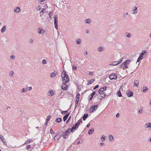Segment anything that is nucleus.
I'll return each instance as SVG.
<instances>
[{
  "label": "nucleus",
  "mask_w": 151,
  "mask_h": 151,
  "mask_svg": "<svg viewBox=\"0 0 151 151\" xmlns=\"http://www.w3.org/2000/svg\"><path fill=\"white\" fill-rule=\"evenodd\" d=\"M63 73H64V76L63 77L62 75H61V77L63 81H65V83H67L69 81V78L68 75V74L66 73V72L65 70H63L62 72Z\"/></svg>",
  "instance_id": "f257e3e1"
},
{
  "label": "nucleus",
  "mask_w": 151,
  "mask_h": 151,
  "mask_svg": "<svg viewBox=\"0 0 151 151\" xmlns=\"http://www.w3.org/2000/svg\"><path fill=\"white\" fill-rule=\"evenodd\" d=\"M80 123L79 122H77L73 125L71 129H70L71 132H74L76 129H77L79 126Z\"/></svg>",
  "instance_id": "f03ea898"
},
{
  "label": "nucleus",
  "mask_w": 151,
  "mask_h": 151,
  "mask_svg": "<svg viewBox=\"0 0 151 151\" xmlns=\"http://www.w3.org/2000/svg\"><path fill=\"white\" fill-rule=\"evenodd\" d=\"M70 133V128H69L66 130L63 134H63L62 135L64 139L66 138H67V136H68Z\"/></svg>",
  "instance_id": "7ed1b4c3"
},
{
  "label": "nucleus",
  "mask_w": 151,
  "mask_h": 151,
  "mask_svg": "<svg viewBox=\"0 0 151 151\" xmlns=\"http://www.w3.org/2000/svg\"><path fill=\"white\" fill-rule=\"evenodd\" d=\"M98 107V106L97 105L92 106L89 110L90 112L91 113L93 112L94 111H96Z\"/></svg>",
  "instance_id": "20e7f679"
},
{
  "label": "nucleus",
  "mask_w": 151,
  "mask_h": 151,
  "mask_svg": "<svg viewBox=\"0 0 151 151\" xmlns=\"http://www.w3.org/2000/svg\"><path fill=\"white\" fill-rule=\"evenodd\" d=\"M63 134L62 132H59V134H56L54 137V139L55 141H58L60 138Z\"/></svg>",
  "instance_id": "39448f33"
},
{
  "label": "nucleus",
  "mask_w": 151,
  "mask_h": 151,
  "mask_svg": "<svg viewBox=\"0 0 151 151\" xmlns=\"http://www.w3.org/2000/svg\"><path fill=\"white\" fill-rule=\"evenodd\" d=\"M117 76L115 73H113L111 74L109 77L110 79L111 80L113 79H116L117 78Z\"/></svg>",
  "instance_id": "423d86ee"
},
{
  "label": "nucleus",
  "mask_w": 151,
  "mask_h": 151,
  "mask_svg": "<svg viewBox=\"0 0 151 151\" xmlns=\"http://www.w3.org/2000/svg\"><path fill=\"white\" fill-rule=\"evenodd\" d=\"M106 87L104 86L103 87L101 88L98 91V93L100 94H103V93H104V92H102L103 91L106 90Z\"/></svg>",
  "instance_id": "0eeeda50"
},
{
  "label": "nucleus",
  "mask_w": 151,
  "mask_h": 151,
  "mask_svg": "<svg viewBox=\"0 0 151 151\" xmlns=\"http://www.w3.org/2000/svg\"><path fill=\"white\" fill-rule=\"evenodd\" d=\"M126 93L127 96L129 97H131L133 96V92L132 91L129 90L127 91Z\"/></svg>",
  "instance_id": "6e6552de"
},
{
  "label": "nucleus",
  "mask_w": 151,
  "mask_h": 151,
  "mask_svg": "<svg viewBox=\"0 0 151 151\" xmlns=\"http://www.w3.org/2000/svg\"><path fill=\"white\" fill-rule=\"evenodd\" d=\"M145 128H148L149 130H151V123H147L145 124Z\"/></svg>",
  "instance_id": "1a4fd4ad"
},
{
  "label": "nucleus",
  "mask_w": 151,
  "mask_h": 151,
  "mask_svg": "<svg viewBox=\"0 0 151 151\" xmlns=\"http://www.w3.org/2000/svg\"><path fill=\"white\" fill-rule=\"evenodd\" d=\"M147 53V51H145V50H143L139 55V57L141 58H143V56L144 54L146 55Z\"/></svg>",
  "instance_id": "9d476101"
},
{
  "label": "nucleus",
  "mask_w": 151,
  "mask_h": 151,
  "mask_svg": "<svg viewBox=\"0 0 151 151\" xmlns=\"http://www.w3.org/2000/svg\"><path fill=\"white\" fill-rule=\"evenodd\" d=\"M0 139H1V141L5 145L6 144V140L4 138V137L1 135L0 136Z\"/></svg>",
  "instance_id": "9b49d317"
},
{
  "label": "nucleus",
  "mask_w": 151,
  "mask_h": 151,
  "mask_svg": "<svg viewBox=\"0 0 151 151\" xmlns=\"http://www.w3.org/2000/svg\"><path fill=\"white\" fill-rule=\"evenodd\" d=\"M58 19H54V24L55 27V28L58 30Z\"/></svg>",
  "instance_id": "f8f14e48"
},
{
  "label": "nucleus",
  "mask_w": 151,
  "mask_h": 151,
  "mask_svg": "<svg viewBox=\"0 0 151 151\" xmlns=\"http://www.w3.org/2000/svg\"><path fill=\"white\" fill-rule=\"evenodd\" d=\"M95 81V80L94 78L90 80H88L87 81H88V84L87 85H89V84H91L93 83Z\"/></svg>",
  "instance_id": "ddd939ff"
},
{
  "label": "nucleus",
  "mask_w": 151,
  "mask_h": 151,
  "mask_svg": "<svg viewBox=\"0 0 151 151\" xmlns=\"http://www.w3.org/2000/svg\"><path fill=\"white\" fill-rule=\"evenodd\" d=\"M20 10V9L19 7H17L14 8V12L16 13H19Z\"/></svg>",
  "instance_id": "4468645a"
},
{
  "label": "nucleus",
  "mask_w": 151,
  "mask_h": 151,
  "mask_svg": "<svg viewBox=\"0 0 151 151\" xmlns=\"http://www.w3.org/2000/svg\"><path fill=\"white\" fill-rule=\"evenodd\" d=\"M65 83H62V89L64 90H66L67 89V86Z\"/></svg>",
  "instance_id": "2eb2a0df"
},
{
  "label": "nucleus",
  "mask_w": 151,
  "mask_h": 151,
  "mask_svg": "<svg viewBox=\"0 0 151 151\" xmlns=\"http://www.w3.org/2000/svg\"><path fill=\"white\" fill-rule=\"evenodd\" d=\"M51 116L50 115H49L47 116V118L46 120L45 123V125H47V123L48 122V121L50 120V119L51 118Z\"/></svg>",
  "instance_id": "dca6fc26"
},
{
  "label": "nucleus",
  "mask_w": 151,
  "mask_h": 151,
  "mask_svg": "<svg viewBox=\"0 0 151 151\" xmlns=\"http://www.w3.org/2000/svg\"><path fill=\"white\" fill-rule=\"evenodd\" d=\"M70 114V113L66 114L63 117V119L64 122H65L67 119L68 116Z\"/></svg>",
  "instance_id": "f3484780"
},
{
  "label": "nucleus",
  "mask_w": 151,
  "mask_h": 151,
  "mask_svg": "<svg viewBox=\"0 0 151 151\" xmlns=\"http://www.w3.org/2000/svg\"><path fill=\"white\" fill-rule=\"evenodd\" d=\"M109 139L111 142H113L114 141V139L113 136L111 134L109 135Z\"/></svg>",
  "instance_id": "a211bd4d"
},
{
  "label": "nucleus",
  "mask_w": 151,
  "mask_h": 151,
  "mask_svg": "<svg viewBox=\"0 0 151 151\" xmlns=\"http://www.w3.org/2000/svg\"><path fill=\"white\" fill-rule=\"evenodd\" d=\"M88 114H84L82 117L83 120L84 121H85L88 117Z\"/></svg>",
  "instance_id": "6ab92c4d"
},
{
  "label": "nucleus",
  "mask_w": 151,
  "mask_h": 151,
  "mask_svg": "<svg viewBox=\"0 0 151 151\" xmlns=\"http://www.w3.org/2000/svg\"><path fill=\"white\" fill-rule=\"evenodd\" d=\"M148 89L147 87L146 86H144L143 87V90L142 91L144 93H145L148 90Z\"/></svg>",
  "instance_id": "aec40b11"
},
{
  "label": "nucleus",
  "mask_w": 151,
  "mask_h": 151,
  "mask_svg": "<svg viewBox=\"0 0 151 151\" xmlns=\"http://www.w3.org/2000/svg\"><path fill=\"white\" fill-rule=\"evenodd\" d=\"M38 30L39 31L38 33L40 34H42L44 32V30L41 28H38Z\"/></svg>",
  "instance_id": "412c9836"
},
{
  "label": "nucleus",
  "mask_w": 151,
  "mask_h": 151,
  "mask_svg": "<svg viewBox=\"0 0 151 151\" xmlns=\"http://www.w3.org/2000/svg\"><path fill=\"white\" fill-rule=\"evenodd\" d=\"M57 74V73L56 72H54L51 74V77H54Z\"/></svg>",
  "instance_id": "4be33fe9"
},
{
  "label": "nucleus",
  "mask_w": 151,
  "mask_h": 151,
  "mask_svg": "<svg viewBox=\"0 0 151 151\" xmlns=\"http://www.w3.org/2000/svg\"><path fill=\"white\" fill-rule=\"evenodd\" d=\"M117 63V62H116V61L113 62L109 64V65L113 66L116 65H118Z\"/></svg>",
  "instance_id": "5701e85b"
},
{
  "label": "nucleus",
  "mask_w": 151,
  "mask_h": 151,
  "mask_svg": "<svg viewBox=\"0 0 151 151\" xmlns=\"http://www.w3.org/2000/svg\"><path fill=\"white\" fill-rule=\"evenodd\" d=\"M94 131V129L93 128H91L88 131V134H92Z\"/></svg>",
  "instance_id": "b1692460"
},
{
  "label": "nucleus",
  "mask_w": 151,
  "mask_h": 151,
  "mask_svg": "<svg viewBox=\"0 0 151 151\" xmlns=\"http://www.w3.org/2000/svg\"><path fill=\"white\" fill-rule=\"evenodd\" d=\"M6 29V27L5 26H4L1 29V32L3 33L5 32Z\"/></svg>",
  "instance_id": "393cba45"
},
{
  "label": "nucleus",
  "mask_w": 151,
  "mask_h": 151,
  "mask_svg": "<svg viewBox=\"0 0 151 151\" xmlns=\"http://www.w3.org/2000/svg\"><path fill=\"white\" fill-rule=\"evenodd\" d=\"M134 86H137L139 85V81L137 80L134 81Z\"/></svg>",
  "instance_id": "a878e982"
},
{
  "label": "nucleus",
  "mask_w": 151,
  "mask_h": 151,
  "mask_svg": "<svg viewBox=\"0 0 151 151\" xmlns=\"http://www.w3.org/2000/svg\"><path fill=\"white\" fill-rule=\"evenodd\" d=\"M62 118L60 117V118H57L56 119L55 121L59 123L61 122V121H62Z\"/></svg>",
  "instance_id": "bb28decb"
},
{
  "label": "nucleus",
  "mask_w": 151,
  "mask_h": 151,
  "mask_svg": "<svg viewBox=\"0 0 151 151\" xmlns=\"http://www.w3.org/2000/svg\"><path fill=\"white\" fill-rule=\"evenodd\" d=\"M54 91L52 90H50L49 92V95L50 96H52L53 95H54V94L53 93Z\"/></svg>",
  "instance_id": "cd10ccee"
},
{
  "label": "nucleus",
  "mask_w": 151,
  "mask_h": 151,
  "mask_svg": "<svg viewBox=\"0 0 151 151\" xmlns=\"http://www.w3.org/2000/svg\"><path fill=\"white\" fill-rule=\"evenodd\" d=\"M106 96V94H104L103 96L99 95V97L98 98L100 100H102L103 98H104L105 96Z\"/></svg>",
  "instance_id": "c85d7f7f"
},
{
  "label": "nucleus",
  "mask_w": 151,
  "mask_h": 151,
  "mask_svg": "<svg viewBox=\"0 0 151 151\" xmlns=\"http://www.w3.org/2000/svg\"><path fill=\"white\" fill-rule=\"evenodd\" d=\"M91 22V20L89 19H86L85 21V23L89 24Z\"/></svg>",
  "instance_id": "c756f323"
},
{
  "label": "nucleus",
  "mask_w": 151,
  "mask_h": 151,
  "mask_svg": "<svg viewBox=\"0 0 151 151\" xmlns=\"http://www.w3.org/2000/svg\"><path fill=\"white\" fill-rule=\"evenodd\" d=\"M98 50L99 52H101L104 51V49L103 47H100L98 48Z\"/></svg>",
  "instance_id": "7c9ffc66"
},
{
  "label": "nucleus",
  "mask_w": 151,
  "mask_h": 151,
  "mask_svg": "<svg viewBox=\"0 0 151 151\" xmlns=\"http://www.w3.org/2000/svg\"><path fill=\"white\" fill-rule=\"evenodd\" d=\"M117 95L119 97L122 96V94L120 90H119L117 93Z\"/></svg>",
  "instance_id": "2f4dec72"
},
{
  "label": "nucleus",
  "mask_w": 151,
  "mask_h": 151,
  "mask_svg": "<svg viewBox=\"0 0 151 151\" xmlns=\"http://www.w3.org/2000/svg\"><path fill=\"white\" fill-rule=\"evenodd\" d=\"M31 142V140L30 139H27L26 141H25V143L23 145H26L29 143Z\"/></svg>",
  "instance_id": "473e14b6"
},
{
  "label": "nucleus",
  "mask_w": 151,
  "mask_h": 151,
  "mask_svg": "<svg viewBox=\"0 0 151 151\" xmlns=\"http://www.w3.org/2000/svg\"><path fill=\"white\" fill-rule=\"evenodd\" d=\"M79 100L77 99H76V101H75V109L76 108L78 105V102L79 101Z\"/></svg>",
  "instance_id": "72a5a7b5"
},
{
  "label": "nucleus",
  "mask_w": 151,
  "mask_h": 151,
  "mask_svg": "<svg viewBox=\"0 0 151 151\" xmlns=\"http://www.w3.org/2000/svg\"><path fill=\"white\" fill-rule=\"evenodd\" d=\"M125 36L128 38H130L131 37V35L129 33L127 32L125 33Z\"/></svg>",
  "instance_id": "f704fd0d"
},
{
  "label": "nucleus",
  "mask_w": 151,
  "mask_h": 151,
  "mask_svg": "<svg viewBox=\"0 0 151 151\" xmlns=\"http://www.w3.org/2000/svg\"><path fill=\"white\" fill-rule=\"evenodd\" d=\"M106 137L104 135H103L101 137V141L102 142L104 141Z\"/></svg>",
  "instance_id": "c9c22d12"
},
{
  "label": "nucleus",
  "mask_w": 151,
  "mask_h": 151,
  "mask_svg": "<svg viewBox=\"0 0 151 151\" xmlns=\"http://www.w3.org/2000/svg\"><path fill=\"white\" fill-rule=\"evenodd\" d=\"M81 40L80 39H78L76 40V44L77 45H79L81 43Z\"/></svg>",
  "instance_id": "e433bc0d"
},
{
  "label": "nucleus",
  "mask_w": 151,
  "mask_h": 151,
  "mask_svg": "<svg viewBox=\"0 0 151 151\" xmlns=\"http://www.w3.org/2000/svg\"><path fill=\"white\" fill-rule=\"evenodd\" d=\"M123 59V58H121L120 59H119V60L117 61H116V62H117V64L118 65L119 63H120L122 62V60Z\"/></svg>",
  "instance_id": "4c0bfd02"
},
{
  "label": "nucleus",
  "mask_w": 151,
  "mask_h": 151,
  "mask_svg": "<svg viewBox=\"0 0 151 151\" xmlns=\"http://www.w3.org/2000/svg\"><path fill=\"white\" fill-rule=\"evenodd\" d=\"M68 111H63L61 112V113L63 114H67Z\"/></svg>",
  "instance_id": "58836bf2"
},
{
  "label": "nucleus",
  "mask_w": 151,
  "mask_h": 151,
  "mask_svg": "<svg viewBox=\"0 0 151 151\" xmlns=\"http://www.w3.org/2000/svg\"><path fill=\"white\" fill-rule=\"evenodd\" d=\"M50 132L51 134L54 135L55 132L52 130V129L51 128L50 130Z\"/></svg>",
  "instance_id": "ea45409f"
},
{
  "label": "nucleus",
  "mask_w": 151,
  "mask_h": 151,
  "mask_svg": "<svg viewBox=\"0 0 151 151\" xmlns=\"http://www.w3.org/2000/svg\"><path fill=\"white\" fill-rule=\"evenodd\" d=\"M53 15V13L52 12H50L49 14V17L50 18V19H52V16Z\"/></svg>",
  "instance_id": "a19ab883"
},
{
  "label": "nucleus",
  "mask_w": 151,
  "mask_h": 151,
  "mask_svg": "<svg viewBox=\"0 0 151 151\" xmlns=\"http://www.w3.org/2000/svg\"><path fill=\"white\" fill-rule=\"evenodd\" d=\"M137 9V7L136 6H134L132 8V10L133 11H136Z\"/></svg>",
  "instance_id": "79ce46f5"
},
{
  "label": "nucleus",
  "mask_w": 151,
  "mask_h": 151,
  "mask_svg": "<svg viewBox=\"0 0 151 151\" xmlns=\"http://www.w3.org/2000/svg\"><path fill=\"white\" fill-rule=\"evenodd\" d=\"M80 96V94L79 93H78L76 96V99H77L78 100H79V96Z\"/></svg>",
  "instance_id": "37998d69"
},
{
  "label": "nucleus",
  "mask_w": 151,
  "mask_h": 151,
  "mask_svg": "<svg viewBox=\"0 0 151 151\" xmlns=\"http://www.w3.org/2000/svg\"><path fill=\"white\" fill-rule=\"evenodd\" d=\"M14 74V72L13 71H11L9 73V75L10 76H12Z\"/></svg>",
  "instance_id": "c03bdc74"
},
{
  "label": "nucleus",
  "mask_w": 151,
  "mask_h": 151,
  "mask_svg": "<svg viewBox=\"0 0 151 151\" xmlns=\"http://www.w3.org/2000/svg\"><path fill=\"white\" fill-rule=\"evenodd\" d=\"M93 98V97H91V96H90V95H89L88 97V99L89 100V101H91L92 99Z\"/></svg>",
  "instance_id": "a18cd8bd"
},
{
  "label": "nucleus",
  "mask_w": 151,
  "mask_h": 151,
  "mask_svg": "<svg viewBox=\"0 0 151 151\" xmlns=\"http://www.w3.org/2000/svg\"><path fill=\"white\" fill-rule=\"evenodd\" d=\"M131 62V60H128L126 61L125 62V63H126V64H129L130 62Z\"/></svg>",
  "instance_id": "49530a36"
},
{
  "label": "nucleus",
  "mask_w": 151,
  "mask_h": 151,
  "mask_svg": "<svg viewBox=\"0 0 151 151\" xmlns=\"http://www.w3.org/2000/svg\"><path fill=\"white\" fill-rule=\"evenodd\" d=\"M15 58V56L14 55H12L10 57V58L11 59L13 60Z\"/></svg>",
  "instance_id": "de8ad7c7"
},
{
  "label": "nucleus",
  "mask_w": 151,
  "mask_h": 151,
  "mask_svg": "<svg viewBox=\"0 0 151 151\" xmlns=\"http://www.w3.org/2000/svg\"><path fill=\"white\" fill-rule=\"evenodd\" d=\"M45 9H43L41 11L40 13H45Z\"/></svg>",
  "instance_id": "09e8293b"
},
{
  "label": "nucleus",
  "mask_w": 151,
  "mask_h": 151,
  "mask_svg": "<svg viewBox=\"0 0 151 151\" xmlns=\"http://www.w3.org/2000/svg\"><path fill=\"white\" fill-rule=\"evenodd\" d=\"M42 63L43 64H45L47 63V61H46V60H45L44 59L42 60Z\"/></svg>",
  "instance_id": "8fccbe9b"
},
{
  "label": "nucleus",
  "mask_w": 151,
  "mask_h": 151,
  "mask_svg": "<svg viewBox=\"0 0 151 151\" xmlns=\"http://www.w3.org/2000/svg\"><path fill=\"white\" fill-rule=\"evenodd\" d=\"M28 41L30 43H32L33 42V40L32 39H29V40Z\"/></svg>",
  "instance_id": "3c124183"
},
{
  "label": "nucleus",
  "mask_w": 151,
  "mask_h": 151,
  "mask_svg": "<svg viewBox=\"0 0 151 151\" xmlns=\"http://www.w3.org/2000/svg\"><path fill=\"white\" fill-rule=\"evenodd\" d=\"M143 59V58H141L140 57H139L137 59V62H139L140 61V60L141 59Z\"/></svg>",
  "instance_id": "603ef678"
},
{
  "label": "nucleus",
  "mask_w": 151,
  "mask_h": 151,
  "mask_svg": "<svg viewBox=\"0 0 151 151\" xmlns=\"http://www.w3.org/2000/svg\"><path fill=\"white\" fill-rule=\"evenodd\" d=\"M72 68L73 69V70H76L77 69V67H76L75 66V65H73L72 66Z\"/></svg>",
  "instance_id": "864d4df0"
},
{
  "label": "nucleus",
  "mask_w": 151,
  "mask_h": 151,
  "mask_svg": "<svg viewBox=\"0 0 151 151\" xmlns=\"http://www.w3.org/2000/svg\"><path fill=\"white\" fill-rule=\"evenodd\" d=\"M126 65V63L125 62H124L121 65V67H124V66H125Z\"/></svg>",
  "instance_id": "5fc2aeb1"
},
{
  "label": "nucleus",
  "mask_w": 151,
  "mask_h": 151,
  "mask_svg": "<svg viewBox=\"0 0 151 151\" xmlns=\"http://www.w3.org/2000/svg\"><path fill=\"white\" fill-rule=\"evenodd\" d=\"M71 118V116H70L68 119V120L66 121V124H67L68 123V122L70 120V118Z\"/></svg>",
  "instance_id": "6e6d98bb"
},
{
  "label": "nucleus",
  "mask_w": 151,
  "mask_h": 151,
  "mask_svg": "<svg viewBox=\"0 0 151 151\" xmlns=\"http://www.w3.org/2000/svg\"><path fill=\"white\" fill-rule=\"evenodd\" d=\"M99 87V86L98 85H97L96 86L93 88V90H95L97 88H98Z\"/></svg>",
  "instance_id": "4d7b16f0"
},
{
  "label": "nucleus",
  "mask_w": 151,
  "mask_h": 151,
  "mask_svg": "<svg viewBox=\"0 0 151 151\" xmlns=\"http://www.w3.org/2000/svg\"><path fill=\"white\" fill-rule=\"evenodd\" d=\"M31 146L30 145H27L26 147V149L28 150L30 148Z\"/></svg>",
  "instance_id": "13d9d810"
},
{
  "label": "nucleus",
  "mask_w": 151,
  "mask_h": 151,
  "mask_svg": "<svg viewBox=\"0 0 151 151\" xmlns=\"http://www.w3.org/2000/svg\"><path fill=\"white\" fill-rule=\"evenodd\" d=\"M22 91H21L22 92H24L26 91V90L25 89V88H24L22 89Z\"/></svg>",
  "instance_id": "bf43d9fd"
},
{
  "label": "nucleus",
  "mask_w": 151,
  "mask_h": 151,
  "mask_svg": "<svg viewBox=\"0 0 151 151\" xmlns=\"http://www.w3.org/2000/svg\"><path fill=\"white\" fill-rule=\"evenodd\" d=\"M54 19H58L57 15H55L54 16Z\"/></svg>",
  "instance_id": "052dcab7"
},
{
  "label": "nucleus",
  "mask_w": 151,
  "mask_h": 151,
  "mask_svg": "<svg viewBox=\"0 0 151 151\" xmlns=\"http://www.w3.org/2000/svg\"><path fill=\"white\" fill-rule=\"evenodd\" d=\"M77 122H79L80 123V122L82 123V119H80Z\"/></svg>",
  "instance_id": "680f3d73"
},
{
  "label": "nucleus",
  "mask_w": 151,
  "mask_h": 151,
  "mask_svg": "<svg viewBox=\"0 0 151 151\" xmlns=\"http://www.w3.org/2000/svg\"><path fill=\"white\" fill-rule=\"evenodd\" d=\"M120 115V114L119 113H118L116 114V116L117 118H118Z\"/></svg>",
  "instance_id": "e2e57ef3"
},
{
  "label": "nucleus",
  "mask_w": 151,
  "mask_h": 151,
  "mask_svg": "<svg viewBox=\"0 0 151 151\" xmlns=\"http://www.w3.org/2000/svg\"><path fill=\"white\" fill-rule=\"evenodd\" d=\"M38 9H37V10H40L41 9V6H38Z\"/></svg>",
  "instance_id": "0e129e2a"
},
{
  "label": "nucleus",
  "mask_w": 151,
  "mask_h": 151,
  "mask_svg": "<svg viewBox=\"0 0 151 151\" xmlns=\"http://www.w3.org/2000/svg\"><path fill=\"white\" fill-rule=\"evenodd\" d=\"M92 93L94 95H95L96 94V91H93Z\"/></svg>",
  "instance_id": "69168bd1"
},
{
  "label": "nucleus",
  "mask_w": 151,
  "mask_h": 151,
  "mask_svg": "<svg viewBox=\"0 0 151 151\" xmlns=\"http://www.w3.org/2000/svg\"><path fill=\"white\" fill-rule=\"evenodd\" d=\"M139 111L140 113H141L143 112V111L142 109H140L139 110Z\"/></svg>",
  "instance_id": "338daca9"
},
{
  "label": "nucleus",
  "mask_w": 151,
  "mask_h": 151,
  "mask_svg": "<svg viewBox=\"0 0 151 151\" xmlns=\"http://www.w3.org/2000/svg\"><path fill=\"white\" fill-rule=\"evenodd\" d=\"M28 88H29V89H28V90H31L32 89V87H28Z\"/></svg>",
  "instance_id": "774afa93"
}]
</instances>
